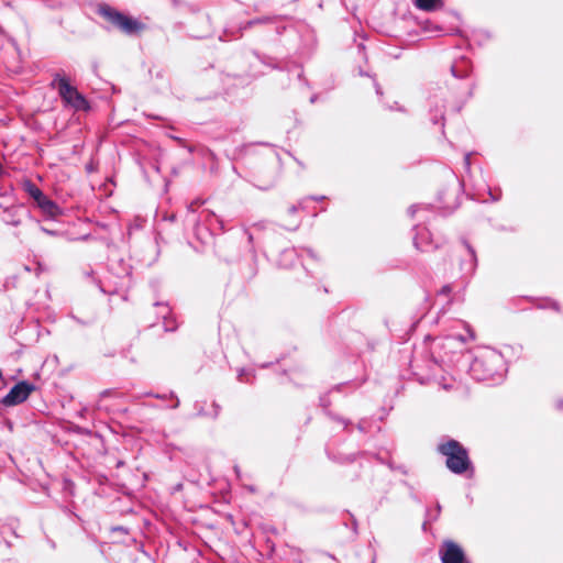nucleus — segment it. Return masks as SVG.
I'll use <instances>...</instances> for the list:
<instances>
[{
	"mask_svg": "<svg viewBox=\"0 0 563 563\" xmlns=\"http://www.w3.org/2000/svg\"><path fill=\"white\" fill-rule=\"evenodd\" d=\"M440 452L446 456V466L453 473H463L470 466L466 450L454 440L442 444L440 446Z\"/></svg>",
	"mask_w": 563,
	"mask_h": 563,
	"instance_id": "obj_1",
	"label": "nucleus"
},
{
	"mask_svg": "<svg viewBox=\"0 0 563 563\" xmlns=\"http://www.w3.org/2000/svg\"><path fill=\"white\" fill-rule=\"evenodd\" d=\"M52 86L57 88L59 96L67 106L75 110L88 109L87 100L68 82L66 77L57 75L52 81Z\"/></svg>",
	"mask_w": 563,
	"mask_h": 563,
	"instance_id": "obj_2",
	"label": "nucleus"
},
{
	"mask_svg": "<svg viewBox=\"0 0 563 563\" xmlns=\"http://www.w3.org/2000/svg\"><path fill=\"white\" fill-rule=\"evenodd\" d=\"M100 14L124 33L132 34L142 30V24L137 20L126 16L110 7H101Z\"/></svg>",
	"mask_w": 563,
	"mask_h": 563,
	"instance_id": "obj_3",
	"label": "nucleus"
},
{
	"mask_svg": "<svg viewBox=\"0 0 563 563\" xmlns=\"http://www.w3.org/2000/svg\"><path fill=\"white\" fill-rule=\"evenodd\" d=\"M34 390V386L26 383L21 382L13 386L10 391L3 397L2 404L4 406H15L27 399L30 394Z\"/></svg>",
	"mask_w": 563,
	"mask_h": 563,
	"instance_id": "obj_4",
	"label": "nucleus"
},
{
	"mask_svg": "<svg viewBox=\"0 0 563 563\" xmlns=\"http://www.w3.org/2000/svg\"><path fill=\"white\" fill-rule=\"evenodd\" d=\"M441 559L443 563H463V550L452 541H445L441 550Z\"/></svg>",
	"mask_w": 563,
	"mask_h": 563,
	"instance_id": "obj_5",
	"label": "nucleus"
},
{
	"mask_svg": "<svg viewBox=\"0 0 563 563\" xmlns=\"http://www.w3.org/2000/svg\"><path fill=\"white\" fill-rule=\"evenodd\" d=\"M36 202L38 207L49 216H56L59 211L57 205L48 199L44 194L42 195V198L36 200Z\"/></svg>",
	"mask_w": 563,
	"mask_h": 563,
	"instance_id": "obj_6",
	"label": "nucleus"
},
{
	"mask_svg": "<svg viewBox=\"0 0 563 563\" xmlns=\"http://www.w3.org/2000/svg\"><path fill=\"white\" fill-rule=\"evenodd\" d=\"M417 8L424 11H432L442 5L441 0H415Z\"/></svg>",
	"mask_w": 563,
	"mask_h": 563,
	"instance_id": "obj_7",
	"label": "nucleus"
},
{
	"mask_svg": "<svg viewBox=\"0 0 563 563\" xmlns=\"http://www.w3.org/2000/svg\"><path fill=\"white\" fill-rule=\"evenodd\" d=\"M23 189L36 201L38 198H42V190L37 188L31 180H23L22 183Z\"/></svg>",
	"mask_w": 563,
	"mask_h": 563,
	"instance_id": "obj_8",
	"label": "nucleus"
}]
</instances>
